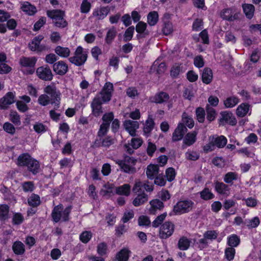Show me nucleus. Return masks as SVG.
<instances>
[{"label":"nucleus","instance_id":"nucleus-1","mask_svg":"<svg viewBox=\"0 0 261 261\" xmlns=\"http://www.w3.org/2000/svg\"><path fill=\"white\" fill-rule=\"evenodd\" d=\"M114 91L113 85L110 82H107L101 92L93 99L91 107L95 116H98L101 112V105L109 101Z\"/></svg>","mask_w":261,"mask_h":261},{"label":"nucleus","instance_id":"nucleus-2","mask_svg":"<svg viewBox=\"0 0 261 261\" xmlns=\"http://www.w3.org/2000/svg\"><path fill=\"white\" fill-rule=\"evenodd\" d=\"M137 161V160L134 158L126 156L123 160H118L116 163L124 172L133 174L136 172L135 165Z\"/></svg>","mask_w":261,"mask_h":261},{"label":"nucleus","instance_id":"nucleus-3","mask_svg":"<svg viewBox=\"0 0 261 261\" xmlns=\"http://www.w3.org/2000/svg\"><path fill=\"white\" fill-rule=\"evenodd\" d=\"M70 208L67 207L64 209L62 205L60 204L55 206L52 212V218L54 222H58L60 220L66 221L68 220Z\"/></svg>","mask_w":261,"mask_h":261},{"label":"nucleus","instance_id":"nucleus-4","mask_svg":"<svg viewBox=\"0 0 261 261\" xmlns=\"http://www.w3.org/2000/svg\"><path fill=\"white\" fill-rule=\"evenodd\" d=\"M47 16L52 19L55 25L59 28L65 27L67 23L64 19V13L63 11L58 10H53L47 12Z\"/></svg>","mask_w":261,"mask_h":261},{"label":"nucleus","instance_id":"nucleus-5","mask_svg":"<svg viewBox=\"0 0 261 261\" xmlns=\"http://www.w3.org/2000/svg\"><path fill=\"white\" fill-rule=\"evenodd\" d=\"M47 16L52 19L55 25L59 28L65 27L67 23L64 19V13L63 11L58 10H53L47 12Z\"/></svg>","mask_w":261,"mask_h":261},{"label":"nucleus","instance_id":"nucleus-6","mask_svg":"<svg viewBox=\"0 0 261 261\" xmlns=\"http://www.w3.org/2000/svg\"><path fill=\"white\" fill-rule=\"evenodd\" d=\"M191 200H180L174 206L173 211L176 215H181L191 211L194 206Z\"/></svg>","mask_w":261,"mask_h":261},{"label":"nucleus","instance_id":"nucleus-7","mask_svg":"<svg viewBox=\"0 0 261 261\" xmlns=\"http://www.w3.org/2000/svg\"><path fill=\"white\" fill-rule=\"evenodd\" d=\"M114 115L112 112L105 114L102 117L103 122L98 133L99 136H104L108 132L110 122L113 120Z\"/></svg>","mask_w":261,"mask_h":261},{"label":"nucleus","instance_id":"nucleus-8","mask_svg":"<svg viewBox=\"0 0 261 261\" xmlns=\"http://www.w3.org/2000/svg\"><path fill=\"white\" fill-rule=\"evenodd\" d=\"M174 230V224L171 222H165L160 227V237L162 239H167L173 234Z\"/></svg>","mask_w":261,"mask_h":261},{"label":"nucleus","instance_id":"nucleus-9","mask_svg":"<svg viewBox=\"0 0 261 261\" xmlns=\"http://www.w3.org/2000/svg\"><path fill=\"white\" fill-rule=\"evenodd\" d=\"M15 93L12 92H9L6 95L0 98V109L5 110L8 108L9 106L14 102Z\"/></svg>","mask_w":261,"mask_h":261},{"label":"nucleus","instance_id":"nucleus-10","mask_svg":"<svg viewBox=\"0 0 261 261\" xmlns=\"http://www.w3.org/2000/svg\"><path fill=\"white\" fill-rule=\"evenodd\" d=\"M44 91L45 93L50 96L51 99L54 102H59L60 100V93L56 89L55 86L51 84L46 86Z\"/></svg>","mask_w":261,"mask_h":261},{"label":"nucleus","instance_id":"nucleus-11","mask_svg":"<svg viewBox=\"0 0 261 261\" xmlns=\"http://www.w3.org/2000/svg\"><path fill=\"white\" fill-rule=\"evenodd\" d=\"M36 73L39 78L45 80L50 81L53 79V74L50 69L47 67L41 66L37 68Z\"/></svg>","mask_w":261,"mask_h":261},{"label":"nucleus","instance_id":"nucleus-12","mask_svg":"<svg viewBox=\"0 0 261 261\" xmlns=\"http://www.w3.org/2000/svg\"><path fill=\"white\" fill-rule=\"evenodd\" d=\"M123 126L125 129L132 136L136 135V132L139 127V123L138 121L126 120L123 122Z\"/></svg>","mask_w":261,"mask_h":261},{"label":"nucleus","instance_id":"nucleus-13","mask_svg":"<svg viewBox=\"0 0 261 261\" xmlns=\"http://www.w3.org/2000/svg\"><path fill=\"white\" fill-rule=\"evenodd\" d=\"M37 61V59L35 57L27 58L23 57L20 59L19 63L20 65L24 67H30V69L28 73L32 74L34 72V69L33 68Z\"/></svg>","mask_w":261,"mask_h":261},{"label":"nucleus","instance_id":"nucleus-14","mask_svg":"<svg viewBox=\"0 0 261 261\" xmlns=\"http://www.w3.org/2000/svg\"><path fill=\"white\" fill-rule=\"evenodd\" d=\"M186 131L187 128L184 125L183 123H179L173 133L172 137V141L175 142L180 140Z\"/></svg>","mask_w":261,"mask_h":261},{"label":"nucleus","instance_id":"nucleus-15","mask_svg":"<svg viewBox=\"0 0 261 261\" xmlns=\"http://www.w3.org/2000/svg\"><path fill=\"white\" fill-rule=\"evenodd\" d=\"M143 143V140L140 138H132L130 143H128L125 145V149L128 153H132L133 149L138 148Z\"/></svg>","mask_w":261,"mask_h":261},{"label":"nucleus","instance_id":"nucleus-16","mask_svg":"<svg viewBox=\"0 0 261 261\" xmlns=\"http://www.w3.org/2000/svg\"><path fill=\"white\" fill-rule=\"evenodd\" d=\"M103 196L110 197L116 193V188L113 184L107 182L105 184L100 191Z\"/></svg>","mask_w":261,"mask_h":261},{"label":"nucleus","instance_id":"nucleus-17","mask_svg":"<svg viewBox=\"0 0 261 261\" xmlns=\"http://www.w3.org/2000/svg\"><path fill=\"white\" fill-rule=\"evenodd\" d=\"M148 192H151L153 190V186L151 184H149L148 182H145L143 184L140 180H137L135 181L134 187L133 188V192L134 193H137L141 191L142 188Z\"/></svg>","mask_w":261,"mask_h":261},{"label":"nucleus","instance_id":"nucleus-18","mask_svg":"<svg viewBox=\"0 0 261 261\" xmlns=\"http://www.w3.org/2000/svg\"><path fill=\"white\" fill-rule=\"evenodd\" d=\"M43 36L39 35L35 37L32 41L29 43V48L32 51H42L44 47L40 45V42L43 39Z\"/></svg>","mask_w":261,"mask_h":261},{"label":"nucleus","instance_id":"nucleus-19","mask_svg":"<svg viewBox=\"0 0 261 261\" xmlns=\"http://www.w3.org/2000/svg\"><path fill=\"white\" fill-rule=\"evenodd\" d=\"M159 167L158 165L150 164L147 167L146 173L148 178L153 179L159 175Z\"/></svg>","mask_w":261,"mask_h":261},{"label":"nucleus","instance_id":"nucleus-20","mask_svg":"<svg viewBox=\"0 0 261 261\" xmlns=\"http://www.w3.org/2000/svg\"><path fill=\"white\" fill-rule=\"evenodd\" d=\"M53 69L57 74L64 75L68 70V66L64 62L60 61L54 64Z\"/></svg>","mask_w":261,"mask_h":261},{"label":"nucleus","instance_id":"nucleus-21","mask_svg":"<svg viewBox=\"0 0 261 261\" xmlns=\"http://www.w3.org/2000/svg\"><path fill=\"white\" fill-rule=\"evenodd\" d=\"M108 7H102L95 8L93 12V15L98 19L105 18L109 13Z\"/></svg>","mask_w":261,"mask_h":261},{"label":"nucleus","instance_id":"nucleus-22","mask_svg":"<svg viewBox=\"0 0 261 261\" xmlns=\"http://www.w3.org/2000/svg\"><path fill=\"white\" fill-rule=\"evenodd\" d=\"M20 100H18L16 102L17 108L20 112H25L28 110L27 103L30 102L31 98L28 96L23 95L20 97Z\"/></svg>","mask_w":261,"mask_h":261},{"label":"nucleus","instance_id":"nucleus-23","mask_svg":"<svg viewBox=\"0 0 261 261\" xmlns=\"http://www.w3.org/2000/svg\"><path fill=\"white\" fill-rule=\"evenodd\" d=\"M215 190L221 195L228 196L230 194V188L228 186L222 182L217 181L215 185Z\"/></svg>","mask_w":261,"mask_h":261},{"label":"nucleus","instance_id":"nucleus-24","mask_svg":"<svg viewBox=\"0 0 261 261\" xmlns=\"http://www.w3.org/2000/svg\"><path fill=\"white\" fill-rule=\"evenodd\" d=\"M149 204L150 206L149 208V212L151 214L154 215L158 211L164 207V203L157 199L151 200Z\"/></svg>","mask_w":261,"mask_h":261},{"label":"nucleus","instance_id":"nucleus-25","mask_svg":"<svg viewBox=\"0 0 261 261\" xmlns=\"http://www.w3.org/2000/svg\"><path fill=\"white\" fill-rule=\"evenodd\" d=\"M21 9L29 15H33L37 12L36 8L28 2L21 3Z\"/></svg>","mask_w":261,"mask_h":261},{"label":"nucleus","instance_id":"nucleus-26","mask_svg":"<svg viewBox=\"0 0 261 261\" xmlns=\"http://www.w3.org/2000/svg\"><path fill=\"white\" fill-rule=\"evenodd\" d=\"M137 193L138 194L137 196L133 201V204L135 206H139L144 204L148 200L147 195L144 192L140 191Z\"/></svg>","mask_w":261,"mask_h":261},{"label":"nucleus","instance_id":"nucleus-27","mask_svg":"<svg viewBox=\"0 0 261 261\" xmlns=\"http://www.w3.org/2000/svg\"><path fill=\"white\" fill-rule=\"evenodd\" d=\"M32 157L28 153H22L20 154L16 161V164L21 167H27L29 164Z\"/></svg>","mask_w":261,"mask_h":261},{"label":"nucleus","instance_id":"nucleus-28","mask_svg":"<svg viewBox=\"0 0 261 261\" xmlns=\"http://www.w3.org/2000/svg\"><path fill=\"white\" fill-rule=\"evenodd\" d=\"M197 135V132L196 131L187 133L184 139V143L187 146L192 145L196 142Z\"/></svg>","mask_w":261,"mask_h":261},{"label":"nucleus","instance_id":"nucleus-29","mask_svg":"<svg viewBox=\"0 0 261 261\" xmlns=\"http://www.w3.org/2000/svg\"><path fill=\"white\" fill-rule=\"evenodd\" d=\"M169 98L168 94L165 92H160L150 98L151 102L163 103L167 101Z\"/></svg>","mask_w":261,"mask_h":261},{"label":"nucleus","instance_id":"nucleus-30","mask_svg":"<svg viewBox=\"0 0 261 261\" xmlns=\"http://www.w3.org/2000/svg\"><path fill=\"white\" fill-rule=\"evenodd\" d=\"M221 17L224 19L229 21H232L236 19L237 15L232 9H226L224 10L221 13Z\"/></svg>","mask_w":261,"mask_h":261},{"label":"nucleus","instance_id":"nucleus-31","mask_svg":"<svg viewBox=\"0 0 261 261\" xmlns=\"http://www.w3.org/2000/svg\"><path fill=\"white\" fill-rule=\"evenodd\" d=\"M130 253L131 251L128 248H123L118 252L116 258L118 261H127Z\"/></svg>","mask_w":261,"mask_h":261},{"label":"nucleus","instance_id":"nucleus-32","mask_svg":"<svg viewBox=\"0 0 261 261\" xmlns=\"http://www.w3.org/2000/svg\"><path fill=\"white\" fill-rule=\"evenodd\" d=\"M130 193V186L129 184H124L116 188V194L128 196Z\"/></svg>","mask_w":261,"mask_h":261},{"label":"nucleus","instance_id":"nucleus-33","mask_svg":"<svg viewBox=\"0 0 261 261\" xmlns=\"http://www.w3.org/2000/svg\"><path fill=\"white\" fill-rule=\"evenodd\" d=\"M213 75L210 68H204L202 74V81L205 84H210L213 79Z\"/></svg>","mask_w":261,"mask_h":261},{"label":"nucleus","instance_id":"nucleus-34","mask_svg":"<svg viewBox=\"0 0 261 261\" xmlns=\"http://www.w3.org/2000/svg\"><path fill=\"white\" fill-rule=\"evenodd\" d=\"M242 8L246 17L251 19L253 17L255 11L254 6L252 4H245L243 5Z\"/></svg>","mask_w":261,"mask_h":261},{"label":"nucleus","instance_id":"nucleus-35","mask_svg":"<svg viewBox=\"0 0 261 261\" xmlns=\"http://www.w3.org/2000/svg\"><path fill=\"white\" fill-rule=\"evenodd\" d=\"M69 60L76 65L80 66L82 64V47H77L75 55L70 58Z\"/></svg>","mask_w":261,"mask_h":261},{"label":"nucleus","instance_id":"nucleus-36","mask_svg":"<svg viewBox=\"0 0 261 261\" xmlns=\"http://www.w3.org/2000/svg\"><path fill=\"white\" fill-rule=\"evenodd\" d=\"M250 110V106L247 103H242L239 105L237 110V115L239 117H244L248 114Z\"/></svg>","mask_w":261,"mask_h":261},{"label":"nucleus","instance_id":"nucleus-37","mask_svg":"<svg viewBox=\"0 0 261 261\" xmlns=\"http://www.w3.org/2000/svg\"><path fill=\"white\" fill-rule=\"evenodd\" d=\"M239 174L236 172H228L223 177L224 181L228 184H232L233 181L238 179Z\"/></svg>","mask_w":261,"mask_h":261},{"label":"nucleus","instance_id":"nucleus-38","mask_svg":"<svg viewBox=\"0 0 261 261\" xmlns=\"http://www.w3.org/2000/svg\"><path fill=\"white\" fill-rule=\"evenodd\" d=\"M191 241L189 239L185 237H182L179 239L177 243V247L180 250H187L189 249Z\"/></svg>","mask_w":261,"mask_h":261},{"label":"nucleus","instance_id":"nucleus-39","mask_svg":"<svg viewBox=\"0 0 261 261\" xmlns=\"http://www.w3.org/2000/svg\"><path fill=\"white\" fill-rule=\"evenodd\" d=\"M27 167L30 172L36 174L39 172L40 165L38 161L32 158Z\"/></svg>","mask_w":261,"mask_h":261},{"label":"nucleus","instance_id":"nucleus-40","mask_svg":"<svg viewBox=\"0 0 261 261\" xmlns=\"http://www.w3.org/2000/svg\"><path fill=\"white\" fill-rule=\"evenodd\" d=\"M239 102V99L236 96L227 97L223 101V103L226 108L234 107Z\"/></svg>","mask_w":261,"mask_h":261},{"label":"nucleus","instance_id":"nucleus-41","mask_svg":"<svg viewBox=\"0 0 261 261\" xmlns=\"http://www.w3.org/2000/svg\"><path fill=\"white\" fill-rule=\"evenodd\" d=\"M159 20V15L157 12L152 11L147 15V23L150 26L155 25Z\"/></svg>","mask_w":261,"mask_h":261},{"label":"nucleus","instance_id":"nucleus-42","mask_svg":"<svg viewBox=\"0 0 261 261\" xmlns=\"http://www.w3.org/2000/svg\"><path fill=\"white\" fill-rule=\"evenodd\" d=\"M154 126V121L150 116L148 117L147 119L145 121L143 132L145 134H149L153 129Z\"/></svg>","mask_w":261,"mask_h":261},{"label":"nucleus","instance_id":"nucleus-43","mask_svg":"<svg viewBox=\"0 0 261 261\" xmlns=\"http://www.w3.org/2000/svg\"><path fill=\"white\" fill-rule=\"evenodd\" d=\"M215 145L219 148H223L227 144V140L224 136H215Z\"/></svg>","mask_w":261,"mask_h":261},{"label":"nucleus","instance_id":"nucleus-44","mask_svg":"<svg viewBox=\"0 0 261 261\" xmlns=\"http://www.w3.org/2000/svg\"><path fill=\"white\" fill-rule=\"evenodd\" d=\"M216 147L214 136H212L208 138V143L203 146V150L205 152L207 153L214 150Z\"/></svg>","mask_w":261,"mask_h":261},{"label":"nucleus","instance_id":"nucleus-45","mask_svg":"<svg viewBox=\"0 0 261 261\" xmlns=\"http://www.w3.org/2000/svg\"><path fill=\"white\" fill-rule=\"evenodd\" d=\"M153 70H155L157 73L162 74L166 70V66L165 63H159L158 61H155L152 67Z\"/></svg>","mask_w":261,"mask_h":261},{"label":"nucleus","instance_id":"nucleus-46","mask_svg":"<svg viewBox=\"0 0 261 261\" xmlns=\"http://www.w3.org/2000/svg\"><path fill=\"white\" fill-rule=\"evenodd\" d=\"M14 252L16 254H21L24 252V246L21 242H15L12 246Z\"/></svg>","mask_w":261,"mask_h":261},{"label":"nucleus","instance_id":"nucleus-47","mask_svg":"<svg viewBox=\"0 0 261 261\" xmlns=\"http://www.w3.org/2000/svg\"><path fill=\"white\" fill-rule=\"evenodd\" d=\"M240 239L236 234H232L227 238V244L230 247H236L240 243Z\"/></svg>","mask_w":261,"mask_h":261},{"label":"nucleus","instance_id":"nucleus-48","mask_svg":"<svg viewBox=\"0 0 261 261\" xmlns=\"http://www.w3.org/2000/svg\"><path fill=\"white\" fill-rule=\"evenodd\" d=\"M56 53L63 58H66L69 56L70 50L67 47H63L60 46H58L55 49Z\"/></svg>","mask_w":261,"mask_h":261},{"label":"nucleus","instance_id":"nucleus-49","mask_svg":"<svg viewBox=\"0 0 261 261\" xmlns=\"http://www.w3.org/2000/svg\"><path fill=\"white\" fill-rule=\"evenodd\" d=\"M9 119L15 125L19 126L21 124L20 117L16 111H11L9 115Z\"/></svg>","mask_w":261,"mask_h":261},{"label":"nucleus","instance_id":"nucleus-50","mask_svg":"<svg viewBox=\"0 0 261 261\" xmlns=\"http://www.w3.org/2000/svg\"><path fill=\"white\" fill-rule=\"evenodd\" d=\"M260 223L259 218L255 217L251 219H247L245 221V224L248 228H255Z\"/></svg>","mask_w":261,"mask_h":261},{"label":"nucleus","instance_id":"nucleus-51","mask_svg":"<svg viewBox=\"0 0 261 261\" xmlns=\"http://www.w3.org/2000/svg\"><path fill=\"white\" fill-rule=\"evenodd\" d=\"M182 121L183 123H185L189 128H191L194 126V122L193 119L189 116L186 113L182 114Z\"/></svg>","mask_w":261,"mask_h":261},{"label":"nucleus","instance_id":"nucleus-52","mask_svg":"<svg viewBox=\"0 0 261 261\" xmlns=\"http://www.w3.org/2000/svg\"><path fill=\"white\" fill-rule=\"evenodd\" d=\"M200 197L202 199L207 200L213 199L214 195L211 192L208 188H204L200 193Z\"/></svg>","mask_w":261,"mask_h":261},{"label":"nucleus","instance_id":"nucleus-53","mask_svg":"<svg viewBox=\"0 0 261 261\" xmlns=\"http://www.w3.org/2000/svg\"><path fill=\"white\" fill-rule=\"evenodd\" d=\"M9 206L6 204L0 205V219L5 220L8 218Z\"/></svg>","mask_w":261,"mask_h":261},{"label":"nucleus","instance_id":"nucleus-54","mask_svg":"<svg viewBox=\"0 0 261 261\" xmlns=\"http://www.w3.org/2000/svg\"><path fill=\"white\" fill-rule=\"evenodd\" d=\"M116 30L114 28L110 29L107 34L106 41L107 43H110L115 38L116 35Z\"/></svg>","mask_w":261,"mask_h":261},{"label":"nucleus","instance_id":"nucleus-55","mask_svg":"<svg viewBox=\"0 0 261 261\" xmlns=\"http://www.w3.org/2000/svg\"><path fill=\"white\" fill-rule=\"evenodd\" d=\"M28 203L30 205L37 206L40 203V197L36 194H32L28 199Z\"/></svg>","mask_w":261,"mask_h":261},{"label":"nucleus","instance_id":"nucleus-56","mask_svg":"<svg viewBox=\"0 0 261 261\" xmlns=\"http://www.w3.org/2000/svg\"><path fill=\"white\" fill-rule=\"evenodd\" d=\"M162 31L165 35L171 34L173 31L172 23L169 21L165 22Z\"/></svg>","mask_w":261,"mask_h":261},{"label":"nucleus","instance_id":"nucleus-57","mask_svg":"<svg viewBox=\"0 0 261 261\" xmlns=\"http://www.w3.org/2000/svg\"><path fill=\"white\" fill-rule=\"evenodd\" d=\"M236 253L235 249L232 247H228L225 250V256L226 258L229 260H232L234 256Z\"/></svg>","mask_w":261,"mask_h":261},{"label":"nucleus","instance_id":"nucleus-58","mask_svg":"<svg viewBox=\"0 0 261 261\" xmlns=\"http://www.w3.org/2000/svg\"><path fill=\"white\" fill-rule=\"evenodd\" d=\"M176 175L175 171L173 168H168L166 170V176L169 181H172L175 178Z\"/></svg>","mask_w":261,"mask_h":261},{"label":"nucleus","instance_id":"nucleus-59","mask_svg":"<svg viewBox=\"0 0 261 261\" xmlns=\"http://www.w3.org/2000/svg\"><path fill=\"white\" fill-rule=\"evenodd\" d=\"M186 158L189 160L196 161L199 158V155L198 152L194 151H188L185 153Z\"/></svg>","mask_w":261,"mask_h":261},{"label":"nucleus","instance_id":"nucleus-60","mask_svg":"<svg viewBox=\"0 0 261 261\" xmlns=\"http://www.w3.org/2000/svg\"><path fill=\"white\" fill-rule=\"evenodd\" d=\"M181 72L180 66L177 64H174L171 68L170 75L172 77L176 78Z\"/></svg>","mask_w":261,"mask_h":261},{"label":"nucleus","instance_id":"nucleus-61","mask_svg":"<svg viewBox=\"0 0 261 261\" xmlns=\"http://www.w3.org/2000/svg\"><path fill=\"white\" fill-rule=\"evenodd\" d=\"M156 150V146L155 144L152 143L149 140L148 141V144L146 148L147 154L150 156H152L154 152Z\"/></svg>","mask_w":261,"mask_h":261},{"label":"nucleus","instance_id":"nucleus-62","mask_svg":"<svg viewBox=\"0 0 261 261\" xmlns=\"http://www.w3.org/2000/svg\"><path fill=\"white\" fill-rule=\"evenodd\" d=\"M50 101V98L47 95L42 94L41 95L38 99V103L43 106H47L49 104Z\"/></svg>","mask_w":261,"mask_h":261},{"label":"nucleus","instance_id":"nucleus-63","mask_svg":"<svg viewBox=\"0 0 261 261\" xmlns=\"http://www.w3.org/2000/svg\"><path fill=\"white\" fill-rule=\"evenodd\" d=\"M206 110L207 119L210 121H213L215 119L216 115L215 110L213 108L210 107L209 106H206Z\"/></svg>","mask_w":261,"mask_h":261},{"label":"nucleus","instance_id":"nucleus-64","mask_svg":"<svg viewBox=\"0 0 261 261\" xmlns=\"http://www.w3.org/2000/svg\"><path fill=\"white\" fill-rule=\"evenodd\" d=\"M3 129L7 133L11 135H13L15 133V128L13 125L8 122L4 124Z\"/></svg>","mask_w":261,"mask_h":261}]
</instances>
